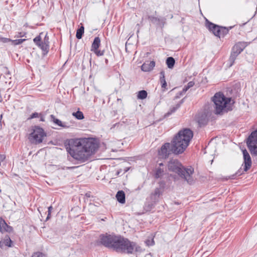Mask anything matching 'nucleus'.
<instances>
[{"label": "nucleus", "instance_id": "1", "mask_svg": "<svg viewBox=\"0 0 257 257\" xmlns=\"http://www.w3.org/2000/svg\"><path fill=\"white\" fill-rule=\"evenodd\" d=\"M97 149V144L90 140L79 141L76 146L66 148L67 152L71 156L81 163L87 161Z\"/></svg>", "mask_w": 257, "mask_h": 257}, {"label": "nucleus", "instance_id": "2", "mask_svg": "<svg viewBox=\"0 0 257 257\" xmlns=\"http://www.w3.org/2000/svg\"><path fill=\"white\" fill-rule=\"evenodd\" d=\"M193 134L189 128L180 130L172 141L174 154H180L184 152L192 139Z\"/></svg>", "mask_w": 257, "mask_h": 257}, {"label": "nucleus", "instance_id": "3", "mask_svg": "<svg viewBox=\"0 0 257 257\" xmlns=\"http://www.w3.org/2000/svg\"><path fill=\"white\" fill-rule=\"evenodd\" d=\"M168 167L170 171L178 174L181 178H184L188 184H192L193 183L194 180L192 177L194 172L193 168H185L176 159L170 160L168 163Z\"/></svg>", "mask_w": 257, "mask_h": 257}, {"label": "nucleus", "instance_id": "4", "mask_svg": "<svg viewBox=\"0 0 257 257\" xmlns=\"http://www.w3.org/2000/svg\"><path fill=\"white\" fill-rule=\"evenodd\" d=\"M141 247L136 242L120 236L115 251L118 253L133 254L135 252H139Z\"/></svg>", "mask_w": 257, "mask_h": 257}, {"label": "nucleus", "instance_id": "5", "mask_svg": "<svg viewBox=\"0 0 257 257\" xmlns=\"http://www.w3.org/2000/svg\"><path fill=\"white\" fill-rule=\"evenodd\" d=\"M216 114H220L223 110L228 111L231 109V102L233 101L231 98L226 97L222 93H216L213 97Z\"/></svg>", "mask_w": 257, "mask_h": 257}, {"label": "nucleus", "instance_id": "6", "mask_svg": "<svg viewBox=\"0 0 257 257\" xmlns=\"http://www.w3.org/2000/svg\"><path fill=\"white\" fill-rule=\"evenodd\" d=\"M120 236L107 234H101L99 237L100 242L105 247L115 251Z\"/></svg>", "mask_w": 257, "mask_h": 257}, {"label": "nucleus", "instance_id": "7", "mask_svg": "<svg viewBox=\"0 0 257 257\" xmlns=\"http://www.w3.org/2000/svg\"><path fill=\"white\" fill-rule=\"evenodd\" d=\"M46 136L43 128L39 126H36L30 134L29 139L32 144H38L42 142L44 138Z\"/></svg>", "mask_w": 257, "mask_h": 257}, {"label": "nucleus", "instance_id": "8", "mask_svg": "<svg viewBox=\"0 0 257 257\" xmlns=\"http://www.w3.org/2000/svg\"><path fill=\"white\" fill-rule=\"evenodd\" d=\"M247 146L252 155L257 156V130L252 132L246 140Z\"/></svg>", "mask_w": 257, "mask_h": 257}, {"label": "nucleus", "instance_id": "9", "mask_svg": "<svg viewBox=\"0 0 257 257\" xmlns=\"http://www.w3.org/2000/svg\"><path fill=\"white\" fill-rule=\"evenodd\" d=\"M243 157V163L242 164L243 169L240 168L236 173L235 176H239L242 174L244 172L247 171L251 167L252 162L250 156L246 149L242 150Z\"/></svg>", "mask_w": 257, "mask_h": 257}, {"label": "nucleus", "instance_id": "10", "mask_svg": "<svg viewBox=\"0 0 257 257\" xmlns=\"http://www.w3.org/2000/svg\"><path fill=\"white\" fill-rule=\"evenodd\" d=\"M171 153L174 154L173 151V145L172 144L166 143L164 144L160 150L159 151V155L162 158H167Z\"/></svg>", "mask_w": 257, "mask_h": 257}, {"label": "nucleus", "instance_id": "11", "mask_svg": "<svg viewBox=\"0 0 257 257\" xmlns=\"http://www.w3.org/2000/svg\"><path fill=\"white\" fill-rule=\"evenodd\" d=\"M206 27L208 29V30L212 32V33L217 37H219V26L212 23L211 22H209L208 20H206Z\"/></svg>", "mask_w": 257, "mask_h": 257}, {"label": "nucleus", "instance_id": "12", "mask_svg": "<svg viewBox=\"0 0 257 257\" xmlns=\"http://www.w3.org/2000/svg\"><path fill=\"white\" fill-rule=\"evenodd\" d=\"M149 19L152 23L161 27H163L166 23V19L165 18H157L153 16H149Z\"/></svg>", "mask_w": 257, "mask_h": 257}, {"label": "nucleus", "instance_id": "13", "mask_svg": "<svg viewBox=\"0 0 257 257\" xmlns=\"http://www.w3.org/2000/svg\"><path fill=\"white\" fill-rule=\"evenodd\" d=\"M51 120L56 125L60 126L62 128H67L69 127V125L68 124L67 122H63L60 119L55 117V116L51 114L50 115Z\"/></svg>", "mask_w": 257, "mask_h": 257}, {"label": "nucleus", "instance_id": "14", "mask_svg": "<svg viewBox=\"0 0 257 257\" xmlns=\"http://www.w3.org/2000/svg\"><path fill=\"white\" fill-rule=\"evenodd\" d=\"M248 43L245 42H239L237 43L233 47L232 50L238 52L239 54L248 45Z\"/></svg>", "mask_w": 257, "mask_h": 257}, {"label": "nucleus", "instance_id": "15", "mask_svg": "<svg viewBox=\"0 0 257 257\" xmlns=\"http://www.w3.org/2000/svg\"><path fill=\"white\" fill-rule=\"evenodd\" d=\"M248 43L245 42H239L237 43L233 47L232 50L238 52L239 54L248 45Z\"/></svg>", "mask_w": 257, "mask_h": 257}, {"label": "nucleus", "instance_id": "16", "mask_svg": "<svg viewBox=\"0 0 257 257\" xmlns=\"http://www.w3.org/2000/svg\"><path fill=\"white\" fill-rule=\"evenodd\" d=\"M155 66V62L152 61L144 63L141 67L142 71L145 72H149L151 71Z\"/></svg>", "mask_w": 257, "mask_h": 257}, {"label": "nucleus", "instance_id": "17", "mask_svg": "<svg viewBox=\"0 0 257 257\" xmlns=\"http://www.w3.org/2000/svg\"><path fill=\"white\" fill-rule=\"evenodd\" d=\"M0 229L2 233L11 232L13 230V228L8 225L4 220L2 219L0 220Z\"/></svg>", "mask_w": 257, "mask_h": 257}, {"label": "nucleus", "instance_id": "18", "mask_svg": "<svg viewBox=\"0 0 257 257\" xmlns=\"http://www.w3.org/2000/svg\"><path fill=\"white\" fill-rule=\"evenodd\" d=\"M239 54V53L238 52L233 51V50H232L230 57L228 60V62L229 63V67H231L233 65L236 57L238 56Z\"/></svg>", "mask_w": 257, "mask_h": 257}, {"label": "nucleus", "instance_id": "19", "mask_svg": "<svg viewBox=\"0 0 257 257\" xmlns=\"http://www.w3.org/2000/svg\"><path fill=\"white\" fill-rule=\"evenodd\" d=\"M239 54V53L238 52L233 51V50H232L230 57L228 60V62L229 63V67H231L233 65L236 57L238 56Z\"/></svg>", "mask_w": 257, "mask_h": 257}, {"label": "nucleus", "instance_id": "20", "mask_svg": "<svg viewBox=\"0 0 257 257\" xmlns=\"http://www.w3.org/2000/svg\"><path fill=\"white\" fill-rule=\"evenodd\" d=\"M100 45V39L98 37L94 38L93 42L91 45V51H93L98 49Z\"/></svg>", "mask_w": 257, "mask_h": 257}, {"label": "nucleus", "instance_id": "21", "mask_svg": "<svg viewBox=\"0 0 257 257\" xmlns=\"http://www.w3.org/2000/svg\"><path fill=\"white\" fill-rule=\"evenodd\" d=\"M116 198L120 203H124L125 201V194L123 191H119L117 192Z\"/></svg>", "mask_w": 257, "mask_h": 257}, {"label": "nucleus", "instance_id": "22", "mask_svg": "<svg viewBox=\"0 0 257 257\" xmlns=\"http://www.w3.org/2000/svg\"><path fill=\"white\" fill-rule=\"evenodd\" d=\"M183 103V99L179 102L178 103V104H177L175 106H174L173 107H172L171 109H170V110L169 111H168V112H167L164 116L165 117H168L170 115H171L172 113L174 112L177 109H178L180 106H181V104Z\"/></svg>", "mask_w": 257, "mask_h": 257}, {"label": "nucleus", "instance_id": "23", "mask_svg": "<svg viewBox=\"0 0 257 257\" xmlns=\"http://www.w3.org/2000/svg\"><path fill=\"white\" fill-rule=\"evenodd\" d=\"M12 240L9 236L6 237L4 240L0 241V247H3L5 245V246L11 247Z\"/></svg>", "mask_w": 257, "mask_h": 257}, {"label": "nucleus", "instance_id": "24", "mask_svg": "<svg viewBox=\"0 0 257 257\" xmlns=\"http://www.w3.org/2000/svg\"><path fill=\"white\" fill-rule=\"evenodd\" d=\"M38 46L41 49L44 54H46L48 53L49 50V45L41 42Z\"/></svg>", "mask_w": 257, "mask_h": 257}, {"label": "nucleus", "instance_id": "25", "mask_svg": "<svg viewBox=\"0 0 257 257\" xmlns=\"http://www.w3.org/2000/svg\"><path fill=\"white\" fill-rule=\"evenodd\" d=\"M233 27H230L229 28L226 27H220L219 26V37H220L221 36H224V35H226L228 33L229 30L231 29Z\"/></svg>", "mask_w": 257, "mask_h": 257}, {"label": "nucleus", "instance_id": "26", "mask_svg": "<svg viewBox=\"0 0 257 257\" xmlns=\"http://www.w3.org/2000/svg\"><path fill=\"white\" fill-rule=\"evenodd\" d=\"M175 63V59L173 57H169L167 58L166 60V64L169 68H172L174 66Z\"/></svg>", "mask_w": 257, "mask_h": 257}, {"label": "nucleus", "instance_id": "27", "mask_svg": "<svg viewBox=\"0 0 257 257\" xmlns=\"http://www.w3.org/2000/svg\"><path fill=\"white\" fill-rule=\"evenodd\" d=\"M84 32V28L83 26H81L76 32V37L78 39L82 38V35Z\"/></svg>", "mask_w": 257, "mask_h": 257}, {"label": "nucleus", "instance_id": "28", "mask_svg": "<svg viewBox=\"0 0 257 257\" xmlns=\"http://www.w3.org/2000/svg\"><path fill=\"white\" fill-rule=\"evenodd\" d=\"M194 84L193 81H190L187 85L184 87L182 91L180 92V95L184 94L190 88L193 87Z\"/></svg>", "mask_w": 257, "mask_h": 257}, {"label": "nucleus", "instance_id": "29", "mask_svg": "<svg viewBox=\"0 0 257 257\" xmlns=\"http://www.w3.org/2000/svg\"><path fill=\"white\" fill-rule=\"evenodd\" d=\"M147 92L146 90L139 91L137 97L138 99H144L147 97Z\"/></svg>", "mask_w": 257, "mask_h": 257}, {"label": "nucleus", "instance_id": "30", "mask_svg": "<svg viewBox=\"0 0 257 257\" xmlns=\"http://www.w3.org/2000/svg\"><path fill=\"white\" fill-rule=\"evenodd\" d=\"M72 115L78 119H82L84 118L83 113L80 111H77L75 112H73Z\"/></svg>", "mask_w": 257, "mask_h": 257}, {"label": "nucleus", "instance_id": "31", "mask_svg": "<svg viewBox=\"0 0 257 257\" xmlns=\"http://www.w3.org/2000/svg\"><path fill=\"white\" fill-rule=\"evenodd\" d=\"M164 174V170L161 168H158L155 173V178H159Z\"/></svg>", "mask_w": 257, "mask_h": 257}, {"label": "nucleus", "instance_id": "32", "mask_svg": "<svg viewBox=\"0 0 257 257\" xmlns=\"http://www.w3.org/2000/svg\"><path fill=\"white\" fill-rule=\"evenodd\" d=\"M97 56H101L104 55V50H99L98 49L93 51Z\"/></svg>", "mask_w": 257, "mask_h": 257}, {"label": "nucleus", "instance_id": "33", "mask_svg": "<svg viewBox=\"0 0 257 257\" xmlns=\"http://www.w3.org/2000/svg\"><path fill=\"white\" fill-rule=\"evenodd\" d=\"M160 82L161 83H163L164 82H166L165 77V72L164 71H162L160 72Z\"/></svg>", "mask_w": 257, "mask_h": 257}, {"label": "nucleus", "instance_id": "34", "mask_svg": "<svg viewBox=\"0 0 257 257\" xmlns=\"http://www.w3.org/2000/svg\"><path fill=\"white\" fill-rule=\"evenodd\" d=\"M33 41H34V43L37 46H38L40 44V43L42 42L40 36H38L36 37V38H35L34 39Z\"/></svg>", "mask_w": 257, "mask_h": 257}, {"label": "nucleus", "instance_id": "35", "mask_svg": "<svg viewBox=\"0 0 257 257\" xmlns=\"http://www.w3.org/2000/svg\"><path fill=\"white\" fill-rule=\"evenodd\" d=\"M161 194V191L160 188H156L154 192L153 193V195L157 197H159V196Z\"/></svg>", "mask_w": 257, "mask_h": 257}, {"label": "nucleus", "instance_id": "36", "mask_svg": "<svg viewBox=\"0 0 257 257\" xmlns=\"http://www.w3.org/2000/svg\"><path fill=\"white\" fill-rule=\"evenodd\" d=\"M32 257H46L45 254L40 252H36L33 254Z\"/></svg>", "mask_w": 257, "mask_h": 257}, {"label": "nucleus", "instance_id": "37", "mask_svg": "<svg viewBox=\"0 0 257 257\" xmlns=\"http://www.w3.org/2000/svg\"><path fill=\"white\" fill-rule=\"evenodd\" d=\"M40 113L38 112L33 113L28 118V119H31L34 118H38L39 117Z\"/></svg>", "mask_w": 257, "mask_h": 257}, {"label": "nucleus", "instance_id": "38", "mask_svg": "<svg viewBox=\"0 0 257 257\" xmlns=\"http://www.w3.org/2000/svg\"><path fill=\"white\" fill-rule=\"evenodd\" d=\"M52 209V207L51 206H50L48 207V215H47V216L46 218V220H48L50 218Z\"/></svg>", "mask_w": 257, "mask_h": 257}, {"label": "nucleus", "instance_id": "39", "mask_svg": "<svg viewBox=\"0 0 257 257\" xmlns=\"http://www.w3.org/2000/svg\"><path fill=\"white\" fill-rule=\"evenodd\" d=\"M42 42L44 43H46L47 44L49 45V37L47 36V34L45 35L43 41Z\"/></svg>", "mask_w": 257, "mask_h": 257}, {"label": "nucleus", "instance_id": "40", "mask_svg": "<svg viewBox=\"0 0 257 257\" xmlns=\"http://www.w3.org/2000/svg\"><path fill=\"white\" fill-rule=\"evenodd\" d=\"M6 159L5 155L0 154V166L1 165L2 162H3Z\"/></svg>", "mask_w": 257, "mask_h": 257}, {"label": "nucleus", "instance_id": "41", "mask_svg": "<svg viewBox=\"0 0 257 257\" xmlns=\"http://www.w3.org/2000/svg\"><path fill=\"white\" fill-rule=\"evenodd\" d=\"M146 243L148 245H153L155 243L153 239L151 240V242L149 240H147Z\"/></svg>", "mask_w": 257, "mask_h": 257}, {"label": "nucleus", "instance_id": "42", "mask_svg": "<svg viewBox=\"0 0 257 257\" xmlns=\"http://www.w3.org/2000/svg\"><path fill=\"white\" fill-rule=\"evenodd\" d=\"M2 41L4 43H6V42H10L11 40L9 38H2Z\"/></svg>", "mask_w": 257, "mask_h": 257}, {"label": "nucleus", "instance_id": "43", "mask_svg": "<svg viewBox=\"0 0 257 257\" xmlns=\"http://www.w3.org/2000/svg\"><path fill=\"white\" fill-rule=\"evenodd\" d=\"M39 118H40V120L41 121H45V117L44 116V115L40 113V116H39Z\"/></svg>", "mask_w": 257, "mask_h": 257}, {"label": "nucleus", "instance_id": "44", "mask_svg": "<svg viewBox=\"0 0 257 257\" xmlns=\"http://www.w3.org/2000/svg\"><path fill=\"white\" fill-rule=\"evenodd\" d=\"M161 85H162V88H166V87L167 86V82H164L163 83H161Z\"/></svg>", "mask_w": 257, "mask_h": 257}, {"label": "nucleus", "instance_id": "45", "mask_svg": "<svg viewBox=\"0 0 257 257\" xmlns=\"http://www.w3.org/2000/svg\"><path fill=\"white\" fill-rule=\"evenodd\" d=\"M18 41V42L17 43V44H20L22 42H23L24 41H25V39H19L18 40H17Z\"/></svg>", "mask_w": 257, "mask_h": 257}, {"label": "nucleus", "instance_id": "46", "mask_svg": "<svg viewBox=\"0 0 257 257\" xmlns=\"http://www.w3.org/2000/svg\"><path fill=\"white\" fill-rule=\"evenodd\" d=\"M122 169H119L117 171L116 175H119L122 172Z\"/></svg>", "mask_w": 257, "mask_h": 257}, {"label": "nucleus", "instance_id": "47", "mask_svg": "<svg viewBox=\"0 0 257 257\" xmlns=\"http://www.w3.org/2000/svg\"><path fill=\"white\" fill-rule=\"evenodd\" d=\"M128 170V168H124V170H123V171H124V173L126 172Z\"/></svg>", "mask_w": 257, "mask_h": 257}, {"label": "nucleus", "instance_id": "48", "mask_svg": "<svg viewBox=\"0 0 257 257\" xmlns=\"http://www.w3.org/2000/svg\"><path fill=\"white\" fill-rule=\"evenodd\" d=\"M75 168V167H68V169H70V168Z\"/></svg>", "mask_w": 257, "mask_h": 257}, {"label": "nucleus", "instance_id": "49", "mask_svg": "<svg viewBox=\"0 0 257 257\" xmlns=\"http://www.w3.org/2000/svg\"><path fill=\"white\" fill-rule=\"evenodd\" d=\"M108 62V60L107 59H105V63L107 64Z\"/></svg>", "mask_w": 257, "mask_h": 257}, {"label": "nucleus", "instance_id": "50", "mask_svg": "<svg viewBox=\"0 0 257 257\" xmlns=\"http://www.w3.org/2000/svg\"><path fill=\"white\" fill-rule=\"evenodd\" d=\"M159 165H160V166H163V165L162 163H160Z\"/></svg>", "mask_w": 257, "mask_h": 257}, {"label": "nucleus", "instance_id": "51", "mask_svg": "<svg viewBox=\"0 0 257 257\" xmlns=\"http://www.w3.org/2000/svg\"><path fill=\"white\" fill-rule=\"evenodd\" d=\"M3 114L1 115V117H2Z\"/></svg>", "mask_w": 257, "mask_h": 257}]
</instances>
